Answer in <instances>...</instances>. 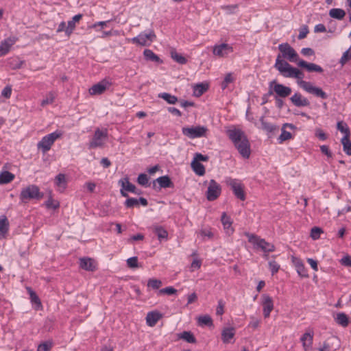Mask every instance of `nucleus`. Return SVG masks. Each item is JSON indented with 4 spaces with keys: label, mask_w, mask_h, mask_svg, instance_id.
I'll list each match as a JSON object with an SVG mask.
<instances>
[{
    "label": "nucleus",
    "mask_w": 351,
    "mask_h": 351,
    "mask_svg": "<svg viewBox=\"0 0 351 351\" xmlns=\"http://www.w3.org/2000/svg\"><path fill=\"white\" fill-rule=\"evenodd\" d=\"M207 130L206 127L202 125L184 127L182 128V134L191 139L206 136Z\"/></svg>",
    "instance_id": "nucleus-8"
},
{
    "label": "nucleus",
    "mask_w": 351,
    "mask_h": 351,
    "mask_svg": "<svg viewBox=\"0 0 351 351\" xmlns=\"http://www.w3.org/2000/svg\"><path fill=\"white\" fill-rule=\"evenodd\" d=\"M208 88L207 84L202 83L196 84L193 88V95L196 97H200L208 90Z\"/></svg>",
    "instance_id": "nucleus-43"
},
{
    "label": "nucleus",
    "mask_w": 351,
    "mask_h": 351,
    "mask_svg": "<svg viewBox=\"0 0 351 351\" xmlns=\"http://www.w3.org/2000/svg\"><path fill=\"white\" fill-rule=\"evenodd\" d=\"M80 267L86 271H93L95 270V265L93 260L90 258H82L80 259Z\"/></svg>",
    "instance_id": "nucleus-28"
},
{
    "label": "nucleus",
    "mask_w": 351,
    "mask_h": 351,
    "mask_svg": "<svg viewBox=\"0 0 351 351\" xmlns=\"http://www.w3.org/2000/svg\"><path fill=\"white\" fill-rule=\"evenodd\" d=\"M76 27L75 23L73 22L72 20L69 21L67 25H66V36L69 38L73 31L75 30Z\"/></svg>",
    "instance_id": "nucleus-54"
},
{
    "label": "nucleus",
    "mask_w": 351,
    "mask_h": 351,
    "mask_svg": "<svg viewBox=\"0 0 351 351\" xmlns=\"http://www.w3.org/2000/svg\"><path fill=\"white\" fill-rule=\"evenodd\" d=\"M299 86L309 94L322 99H326L328 95L321 88L315 86L310 82L302 81L299 82Z\"/></svg>",
    "instance_id": "nucleus-7"
},
{
    "label": "nucleus",
    "mask_w": 351,
    "mask_h": 351,
    "mask_svg": "<svg viewBox=\"0 0 351 351\" xmlns=\"http://www.w3.org/2000/svg\"><path fill=\"white\" fill-rule=\"evenodd\" d=\"M274 67L285 77L293 78L297 70V68L293 67L287 61L281 59L280 54L277 56Z\"/></svg>",
    "instance_id": "nucleus-3"
},
{
    "label": "nucleus",
    "mask_w": 351,
    "mask_h": 351,
    "mask_svg": "<svg viewBox=\"0 0 351 351\" xmlns=\"http://www.w3.org/2000/svg\"><path fill=\"white\" fill-rule=\"evenodd\" d=\"M308 33V28L306 25H304L300 29L299 32V35L298 36L299 40H302L306 37Z\"/></svg>",
    "instance_id": "nucleus-60"
},
{
    "label": "nucleus",
    "mask_w": 351,
    "mask_h": 351,
    "mask_svg": "<svg viewBox=\"0 0 351 351\" xmlns=\"http://www.w3.org/2000/svg\"><path fill=\"white\" fill-rule=\"evenodd\" d=\"M343 152L348 156H351V141L350 136H344L341 140Z\"/></svg>",
    "instance_id": "nucleus-41"
},
{
    "label": "nucleus",
    "mask_w": 351,
    "mask_h": 351,
    "mask_svg": "<svg viewBox=\"0 0 351 351\" xmlns=\"http://www.w3.org/2000/svg\"><path fill=\"white\" fill-rule=\"evenodd\" d=\"M329 16L337 20H342L346 16V12L341 8H332L329 11Z\"/></svg>",
    "instance_id": "nucleus-38"
},
{
    "label": "nucleus",
    "mask_w": 351,
    "mask_h": 351,
    "mask_svg": "<svg viewBox=\"0 0 351 351\" xmlns=\"http://www.w3.org/2000/svg\"><path fill=\"white\" fill-rule=\"evenodd\" d=\"M170 54L171 58L180 64H185L187 62L186 58L182 54L178 53L175 49L170 50Z\"/></svg>",
    "instance_id": "nucleus-37"
},
{
    "label": "nucleus",
    "mask_w": 351,
    "mask_h": 351,
    "mask_svg": "<svg viewBox=\"0 0 351 351\" xmlns=\"http://www.w3.org/2000/svg\"><path fill=\"white\" fill-rule=\"evenodd\" d=\"M54 182L60 192L64 191L66 188L67 182L66 180V176L64 173H59L57 175L55 178Z\"/></svg>",
    "instance_id": "nucleus-29"
},
{
    "label": "nucleus",
    "mask_w": 351,
    "mask_h": 351,
    "mask_svg": "<svg viewBox=\"0 0 351 351\" xmlns=\"http://www.w3.org/2000/svg\"><path fill=\"white\" fill-rule=\"evenodd\" d=\"M44 197V193L40 191L39 187L35 184H29L23 188L19 198L22 203H27L31 199L39 200Z\"/></svg>",
    "instance_id": "nucleus-2"
},
{
    "label": "nucleus",
    "mask_w": 351,
    "mask_h": 351,
    "mask_svg": "<svg viewBox=\"0 0 351 351\" xmlns=\"http://www.w3.org/2000/svg\"><path fill=\"white\" fill-rule=\"evenodd\" d=\"M315 136L322 141H325L328 137L327 134L321 129L316 130Z\"/></svg>",
    "instance_id": "nucleus-61"
},
{
    "label": "nucleus",
    "mask_w": 351,
    "mask_h": 351,
    "mask_svg": "<svg viewBox=\"0 0 351 351\" xmlns=\"http://www.w3.org/2000/svg\"><path fill=\"white\" fill-rule=\"evenodd\" d=\"M9 230V221L5 215L0 216V233L5 234Z\"/></svg>",
    "instance_id": "nucleus-44"
},
{
    "label": "nucleus",
    "mask_w": 351,
    "mask_h": 351,
    "mask_svg": "<svg viewBox=\"0 0 351 351\" xmlns=\"http://www.w3.org/2000/svg\"><path fill=\"white\" fill-rule=\"evenodd\" d=\"M260 121L261 123L262 129L267 133H274L276 130H278L277 125L265 121L264 117H261Z\"/></svg>",
    "instance_id": "nucleus-36"
},
{
    "label": "nucleus",
    "mask_w": 351,
    "mask_h": 351,
    "mask_svg": "<svg viewBox=\"0 0 351 351\" xmlns=\"http://www.w3.org/2000/svg\"><path fill=\"white\" fill-rule=\"evenodd\" d=\"M208 160V156L202 155V154L199 153H196L195 154L194 160L193 161H197L199 162L200 161H207Z\"/></svg>",
    "instance_id": "nucleus-63"
},
{
    "label": "nucleus",
    "mask_w": 351,
    "mask_h": 351,
    "mask_svg": "<svg viewBox=\"0 0 351 351\" xmlns=\"http://www.w3.org/2000/svg\"><path fill=\"white\" fill-rule=\"evenodd\" d=\"M119 184L121 185V189L120 193L123 197H128V194L126 191L133 193L134 194H141V191L138 190L134 184H132L128 177L121 179L119 181Z\"/></svg>",
    "instance_id": "nucleus-13"
},
{
    "label": "nucleus",
    "mask_w": 351,
    "mask_h": 351,
    "mask_svg": "<svg viewBox=\"0 0 351 351\" xmlns=\"http://www.w3.org/2000/svg\"><path fill=\"white\" fill-rule=\"evenodd\" d=\"M299 86L309 94L322 99H326L328 95L321 88L315 86L310 82L302 81L299 82Z\"/></svg>",
    "instance_id": "nucleus-6"
},
{
    "label": "nucleus",
    "mask_w": 351,
    "mask_h": 351,
    "mask_svg": "<svg viewBox=\"0 0 351 351\" xmlns=\"http://www.w3.org/2000/svg\"><path fill=\"white\" fill-rule=\"evenodd\" d=\"M275 93L280 97H287L289 96L292 92L291 88L281 84H278L275 80L269 83V90L268 95H271Z\"/></svg>",
    "instance_id": "nucleus-9"
},
{
    "label": "nucleus",
    "mask_w": 351,
    "mask_h": 351,
    "mask_svg": "<svg viewBox=\"0 0 351 351\" xmlns=\"http://www.w3.org/2000/svg\"><path fill=\"white\" fill-rule=\"evenodd\" d=\"M227 184L230 186L234 195L239 199L244 201L245 194L242 184L237 179L229 178L226 180Z\"/></svg>",
    "instance_id": "nucleus-12"
},
{
    "label": "nucleus",
    "mask_w": 351,
    "mask_h": 351,
    "mask_svg": "<svg viewBox=\"0 0 351 351\" xmlns=\"http://www.w3.org/2000/svg\"><path fill=\"white\" fill-rule=\"evenodd\" d=\"M320 150L322 154H325L328 158H331L332 156V154L330 152V150L329 149L328 146L324 145H322V146H320Z\"/></svg>",
    "instance_id": "nucleus-64"
},
{
    "label": "nucleus",
    "mask_w": 351,
    "mask_h": 351,
    "mask_svg": "<svg viewBox=\"0 0 351 351\" xmlns=\"http://www.w3.org/2000/svg\"><path fill=\"white\" fill-rule=\"evenodd\" d=\"M108 138L107 130H101L97 128L94 133L91 141L89 143L88 147L90 149H94L99 147L103 146L104 141Z\"/></svg>",
    "instance_id": "nucleus-10"
},
{
    "label": "nucleus",
    "mask_w": 351,
    "mask_h": 351,
    "mask_svg": "<svg viewBox=\"0 0 351 351\" xmlns=\"http://www.w3.org/2000/svg\"><path fill=\"white\" fill-rule=\"evenodd\" d=\"M137 182L140 185L143 186H148L149 178L145 173H141L138 175Z\"/></svg>",
    "instance_id": "nucleus-53"
},
{
    "label": "nucleus",
    "mask_w": 351,
    "mask_h": 351,
    "mask_svg": "<svg viewBox=\"0 0 351 351\" xmlns=\"http://www.w3.org/2000/svg\"><path fill=\"white\" fill-rule=\"evenodd\" d=\"M52 347V341H47L38 345L37 351H49Z\"/></svg>",
    "instance_id": "nucleus-50"
},
{
    "label": "nucleus",
    "mask_w": 351,
    "mask_h": 351,
    "mask_svg": "<svg viewBox=\"0 0 351 351\" xmlns=\"http://www.w3.org/2000/svg\"><path fill=\"white\" fill-rule=\"evenodd\" d=\"M156 38V35L154 32H151L149 34H140L138 36L132 38L133 43L138 44L141 46H145L147 45L148 40L152 41Z\"/></svg>",
    "instance_id": "nucleus-19"
},
{
    "label": "nucleus",
    "mask_w": 351,
    "mask_h": 351,
    "mask_svg": "<svg viewBox=\"0 0 351 351\" xmlns=\"http://www.w3.org/2000/svg\"><path fill=\"white\" fill-rule=\"evenodd\" d=\"M111 86V82L104 79L97 84H94L89 88V93L91 95L102 94L107 88Z\"/></svg>",
    "instance_id": "nucleus-16"
},
{
    "label": "nucleus",
    "mask_w": 351,
    "mask_h": 351,
    "mask_svg": "<svg viewBox=\"0 0 351 351\" xmlns=\"http://www.w3.org/2000/svg\"><path fill=\"white\" fill-rule=\"evenodd\" d=\"M336 322L343 326L346 327L348 325V317L344 313H339L337 315V317L335 319Z\"/></svg>",
    "instance_id": "nucleus-45"
},
{
    "label": "nucleus",
    "mask_w": 351,
    "mask_h": 351,
    "mask_svg": "<svg viewBox=\"0 0 351 351\" xmlns=\"http://www.w3.org/2000/svg\"><path fill=\"white\" fill-rule=\"evenodd\" d=\"M55 95L53 93H49L47 97L41 101V106H45L46 105L52 104L55 99Z\"/></svg>",
    "instance_id": "nucleus-57"
},
{
    "label": "nucleus",
    "mask_w": 351,
    "mask_h": 351,
    "mask_svg": "<svg viewBox=\"0 0 351 351\" xmlns=\"http://www.w3.org/2000/svg\"><path fill=\"white\" fill-rule=\"evenodd\" d=\"M178 339H181L190 343H196V339L191 331H184L178 334Z\"/></svg>",
    "instance_id": "nucleus-34"
},
{
    "label": "nucleus",
    "mask_w": 351,
    "mask_h": 351,
    "mask_svg": "<svg viewBox=\"0 0 351 351\" xmlns=\"http://www.w3.org/2000/svg\"><path fill=\"white\" fill-rule=\"evenodd\" d=\"M14 178L15 175L8 171H2L0 172V184L10 183Z\"/></svg>",
    "instance_id": "nucleus-30"
},
{
    "label": "nucleus",
    "mask_w": 351,
    "mask_h": 351,
    "mask_svg": "<svg viewBox=\"0 0 351 351\" xmlns=\"http://www.w3.org/2000/svg\"><path fill=\"white\" fill-rule=\"evenodd\" d=\"M323 232L322 228L318 227H313L311 231V237L313 240L318 239L320 237V234Z\"/></svg>",
    "instance_id": "nucleus-55"
},
{
    "label": "nucleus",
    "mask_w": 351,
    "mask_h": 351,
    "mask_svg": "<svg viewBox=\"0 0 351 351\" xmlns=\"http://www.w3.org/2000/svg\"><path fill=\"white\" fill-rule=\"evenodd\" d=\"M200 234L203 237H207L208 239H212L213 237V233L210 229H202L200 230Z\"/></svg>",
    "instance_id": "nucleus-62"
},
{
    "label": "nucleus",
    "mask_w": 351,
    "mask_h": 351,
    "mask_svg": "<svg viewBox=\"0 0 351 351\" xmlns=\"http://www.w3.org/2000/svg\"><path fill=\"white\" fill-rule=\"evenodd\" d=\"M19 38L16 36H10L3 40L0 43V57L6 55L10 51L12 45H14Z\"/></svg>",
    "instance_id": "nucleus-17"
},
{
    "label": "nucleus",
    "mask_w": 351,
    "mask_h": 351,
    "mask_svg": "<svg viewBox=\"0 0 351 351\" xmlns=\"http://www.w3.org/2000/svg\"><path fill=\"white\" fill-rule=\"evenodd\" d=\"M233 51V47L226 43L216 45L213 47V53L219 58L227 57Z\"/></svg>",
    "instance_id": "nucleus-15"
},
{
    "label": "nucleus",
    "mask_w": 351,
    "mask_h": 351,
    "mask_svg": "<svg viewBox=\"0 0 351 351\" xmlns=\"http://www.w3.org/2000/svg\"><path fill=\"white\" fill-rule=\"evenodd\" d=\"M291 261L295 266L297 273L298 275L302 278H308V274L307 269L304 266V264L303 263L302 261L298 257L292 256Z\"/></svg>",
    "instance_id": "nucleus-20"
},
{
    "label": "nucleus",
    "mask_w": 351,
    "mask_h": 351,
    "mask_svg": "<svg viewBox=\"0 0 351 351\" xmlns=\"http://www.w3.org/2000/svg\"><path fill=\"white\" fill-rule=\"evenodd\" d=\"M290 100L297 107L308 106L310 102L306 97H304L300 93H295L291 96Z\"/></svg>",
    "instance_id": "nucleus-24"
},
{
    "label": "nucleus",
    "mask_w": 351,
    "mask_h": 351,
    "mask_svg": "<svg viewBox=\"0 0 351 351\" xmlns=\"http://www.w3.org/2000/svg\"><path fill=\"white\" fill-rule=\"evenodd\" d=\"M60 136L61 133L58 132H54L45 136L38 143V147L42 149L44 153L49 151L54 141Z\"/></svg>",
    "instance_id": "nucleus-11"
},
{
    "label": "nucleus",
    "mask_w": 351,
    "mask_h": 351,
    "mask_svg": "<svg viewBox=\"0 0 351 351\" xmlns=\"http://www.w3.org/2000/svg\"><path fill=\"white\" fill-rule=\"evenodd\" d=\"M234 336V328H226L222 330L221 337L224 343H228Z\"/></svg>",
    "instance_id": "nucleus-35"
},
{
    "label": "nucleus",
    "mask_w": 351,
    "mask_h": 351,
    "mask_svg": "<svg viewBox=\"0 0 351 351\" xmlns=\"http://www.w3.org/2000/svg\"><path fill=\"white\" fill-rule=\"evenodd\" d=\"M191 167L193 171L198 176H204L205 174V167L204 166L197 162V161H192Z\"/></svg>",
    "instance_id": "nucleus-42"
},
{
    "label": "nucleus",
    "mask_w": 351,
    "mask_h": 351,
    "mask_svg": "<svg viewBox=\"0 0 351 351\" xmlns=\"http://www.w3.org/2000/svg\"><path fill=\"white\" fill-rule=\"evenodd\" d=\"M245 235L250 243L253 244L255 247L261 249L264 252H271L275 250L274 245L267 242L264 239L249 232H245Z\"/></svg>",
    "instance_id": "nucleus-4"
},
{
    "label": "nucleus",
    "mask_w": 351,
    "mask_h": 351,
    "mask_svg": "<svg viewBox=\"0 0 351 351\" xmlns=\"http://www.w3.org/2000/svg\"><path fill=\"white\" fill-rule=\"evenodd\" d=\"M234 77L232 75V73H228L226 75L223 82H221V86L223 90L226 89L228 84L233 82Z\"/></svg>",
    "instance_id": "nucleus-51"
},
{
    "label": "nucleus",
    "mask_w": 351,
    "mask_h": 351,
    "mask_svg": "<svg viewBox=\"0 0 351 351\" xmlns=\"http://www.w3.org/2000/svg\"><path fill=\"white\" fill-rule=\"evenodd\" d=\"M197 324L199 326H212L213 325V319L208 315L199 316L197 318Z\"/></svg>",
    "instance_id": "nucleus-40"
},
{
    "label": "nucleus",
    "mask_w": 351,
    "mask_h": 351,
    "mask_svg": "<svg viewBox=\"0 0 351 351\" xmlns=\"http://www.w3.org/2000/svg\"><path fill=\"white\" fill-rule=\"evenodd\" d=\"M313 332H306L300 338L302 346L305 351L309 350L313 344Z\"/></svg>",
    "instance_id": "nucleus-26"
},
{
    "label": "nucleus",
    "mask_w": 351,
    "mask_h": 351,
    "mask_svg": "<svg viewBox=\"0 0 351 351\" xmlns=\"http://www.w3.org/2000/svg\"><path fill=\"white\" fill-rule=\"evenodd\" d=\"M124 205L128 208H132L139 206V201L138 199L134 197H128L125 200Z\"/></svg>",
    "instance_id": "nucleus-48"
},
{
    "label": "nucleus",
    "mask_w": 351,
    "mask_h": 351,
    "mask_svg": "<svg viewBox=\"0 0 351 351\" xmlns=\"http://www.w3.org/2000/svg\"><path fill=\"white\" fill-rule=\"evenodd\" d=\"M27 290L29 294V298L31 302L36 305L35 308L36 310L40 309L42 307V304L40 298L37 295L35 291H34L31 288L27 287Z\"/></svg>",
    "instance_id": "nucleus-33"
},
{
    "label": "nucleus",
    "mask_w": 351,
    "mask_h": 351,
    "mask_svg": "<svg viewBox=\"0 0 351 351\" xmlns=\"http://www.w3.org/2000/svg\"><path fill=\"white\" fill-rule=\"evenodd\" d=\"M162 285L160 280L156 278H149L147 281V288H152L153 289H158Z\"/></svg>",
    "instance_id": "nucleus-46"
},
{
    "label": "nucleus",
    "mask_w": 351,
    "mask_h": 351,
    "mask_svg": "<svg viewBox=\"0 0 351 351\" xmlns=\"http://www.w3.org/2000/svg\"><path fill=\"white\" fill-rule=\"evenodd\" d=\"M226 134L243 158H249L251 154L250 143L245 132L235 127L227 130Z\"/></svg>",
    "instance_id": "nucleus-1"
},
{
    "label": "nucleus",
    "mask_w": 351,
    "mask_h": 351,
    "mask_svg": "<svg viewBox=\"0 0 351 351\" xmlns=\"http://www.w3.org/2000/svg\"><path fill=\"white\" fill-rule=\"evenodd\" d=\"M159 184L158 189L162 188H173L174 184L168 176H163L158 178L153 182V188L156 189V183Z\"/></svg>",
    "instance_id": "nucleus-21"
},
{
    "label": "nucleus",
    "mask_w": 351,
    "mask_h": 351,
    "mask_svg": "<svg viewBox=\"0 0 351 351\" xmlns=\"http://www.w3.org/2000/svg\"><path fill=\"white\" fill-rule=\"evenodd\" d=\"M350 59H351V46L343 53L339 60V63L341 66H343Z\"/></svg>",
    "instance_id": "nucleus-52"
},
{
    "label": "nucleus",
    "mask_w": 351,
    "mask_h": 351,
    "mask_svg": "<svg viewBox=\"0 0 351 351\" xmlns=\"http://www.w3.org/2000/svg\"><path fill=\"white\" fill-rule=\"evenodd\" d=\"M337 130L343 133L344 136H350V129L347 124L343 121H339L337 125Z\"/></svg>",
    "instance_id": "nucleus-47"
},
{
    "label": "nucleus",
    "mask_w": 351,
    "mask_h": 351,
    "mask_svg": "<svg viewBox=\"0 0 351 351\" xmlns=\"http://www.w3.org/2000/svg\"><path fill=\"white\" fill-rule=\"evenodd\" d=\"M145 59L147 61H152L157 63H162L160 58L154 53L151 49H146L143 51Z\"/></svg>",
    "instance_id": "nucleus-32"
},
{
    "label": "nucleus",
    "mask_w": 351,
    "mask_h": 351,
    "mask_svg": "<svg viewBox=\"0 0 351 351\" xmlns=\"http://www.w3.org/2000/svg\"><path fill=\"white\" fill-rule=\"evenodd\" d=\"M221 221L226 234L228 235L232 234L234 232V228L232 227V221L230 217L227 215L226 213H223Z\"/></svg>",
    "instance_id": "nucleus-25"
},
{
    "label": "nucleus",
    "mask_w": 351,
    "mask_h": 351,
    "mask_svg": "<svg viewBox=\"0 0 351 351\" xmlns=\"http://www.w3.org/2000/svg\"><path fill=\"white\" fill-rule=\"evenodd\" d=\"M162 317V314L158 311H151L147 314L146 322L149 326L153 327Z\"/></svg>",
    "instance_id": "nucleus-27"
},
{
    "label": "nucleus",
    "mask_w": 351,
    "mask_h": 351,
    "mask_svg": "<svg viewBox=\"0 0 351 351\" xmlns=\"http://www.w3.org/2000/svg\"><path fill=\"white\" fill-rule=\"evenodd\" d=\"M178 292L177 289L173 288V287H167L161 289H159V291L157 293L158 295H173L176 294Z\"/></svg>",
    "instance_id": "nucleus-49"
},
{
    "label": "nucleus",
    "mask_w": 351,
    "mask_h": 351,
    "mask_svg": "<svg viewBox=\"0 0 351 351\" xmlns=\"http://www.w3.org/2000/svg\"><path fill=\"white\" fill-rule=\"evenodd\" d=\"M158 97L159 98L163 99L169 104H175L178 101V99L176 96L171 95L170 93H159Z\"/></svg>",
    "instance_id": "nucleus-39"
},
{
    "label": "nucleus",
    "mask_w": 351,
    "mask_h": 351,
    "mask_svg": "<svg viewBox=\"0 0 351 351\" xmlns=\"http://www.w3.org/2000/svg\"><path fill=\"white\" fill-rule=\"evenodd\" d=\"M269 267L272 275L276 274L280 269L279 264L275 261H269Z\"/></svg>",
    "instance_id": "nucleus-58"
},
{
    "label": "nucleus",
    "mask_w": 351,
    "mask_h": 351,
    "mask_svg": "<svg viewBox=\"0 0 351 351\" xmlns=\"http://www.w3.org/2000/svg\"><path fill=\"white\" fill-rule=\"evenodd\" d=\"M298 66L306 69L308 72L322 73L324 71L323 69L319 65L307 62L304 60H300L298 62Z\"/></svg>",
    "instance_id": "nucleus-23"
},
{
    "label": "nucleus",
    "mask_w": 351,
    "mask_h": 351,
    "mask_svg": "<svg viewBox=\"0 0 351 351\" xmlns=\"http://www.w3.org/2000/svg\"><path fill=\"white\" fill-rule=\"evenodd\" d=\"M262 306L265 318L269 317L271 312L274 309V302L272 298L267 294H263L262 295Z\"/></svg>",
    "instance_id": "nucleus-18"
},
{
    "label": "nucleus",
    "mask_w": 351,
    "mask_h": 351,
    "mask_svg": "<svg viewBox=\"0 0 351 351\" xmlns=\"http://www.w3.org/2000/svg\"><path fill=\"white\" fill-rule=\"evenodd\" d=\"M45 206L47 208H53V209H57L60 206V203L53 199L51 197H49L47 201L45 202Z\"/></svg>",
    "instance_id": "nucleus-56"
},
{
    "label": "nucleus",
    "mask_w": 351,
    "mask_h": 351,
    "mask_svg": "<svg viewBox=\"0 0 351 351\" xmlns=\"http://www.w3.org/2000/svg\"><path fill=\"white\" fill-rule=\"evenodd\" d=\"M285 127H289L291 128H293L294 125L291 123H285L283 125V128L282 129L281 134L278 138V141L279 143H282V142L291 139L292 138V135L289 132H287L285 130Z\"/></svg>",
    "instance_id": "nucleus-31"
},
{
    "label": "nucleus",
    "mask_w": 351,
    "mask_h": 351,
    "mask_svg": "<svg viewBox=\"0 0 351 351\" xmlns=\"http://www.w3.org/2000/svg\"><path fill=\"white\" fill-rule=\"evenodd\" d=\"M127 265L130 268L138 267V258L136 256L129 258L127 260Z\"/></svg>",
    "instance_id": "nucleus-59"
},
{
    "label": "nucleus",
    "mask_w": 351,
    "mask_h": 351,
    "mask_svg": "<svg viewBox=\"0 0 351 351\" xmlns=\"http://www.w3.org/2000/svg\"><path fill=\"white\" fill-rule=\"evenodd\" d=\"M278 49L280 51L281 59L285 58L291 62H295L300 60L295 50L287 43H282L278 45Z\"/></svg>",
    "instance_id": "nucleus-5"
},
{
    "label": "nucleus",
    "mask_w": 351,
    "mask_h": 351,
    "mask_svg": "<svg viewBox=\"0 0 351 351\" xmlns=\"http://www.w3.org/2000/svg\"><path fill=\"white\" fill-rule=\"evenodd\" d=\"M149 228L157 236L160 241L168 239V232L162 226L153 224Z\"/></svg>",
    "instance_id": "nucleus-22"
},
{
    "label": "nucleus",
    "mask_w": 351,
    "mask_h": 351,
    "mask_svg": "<svg viewBox=\"0 0 351 351\" xmlns=\"http://www.w3.org/2000/svg\"><path fill=\"white\" fill-rule=\"evenodd\" d=\"M221 193V187L215 180L210 181L209 186L206 192V198L208 201L217 199Z\"/></svg>",
    "instance_id": "nucleus-14"
}]
</instances>
